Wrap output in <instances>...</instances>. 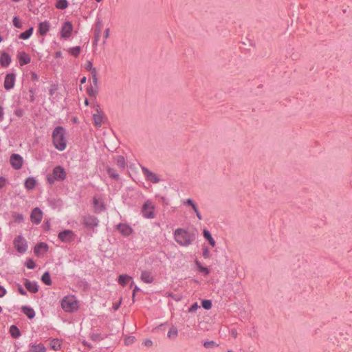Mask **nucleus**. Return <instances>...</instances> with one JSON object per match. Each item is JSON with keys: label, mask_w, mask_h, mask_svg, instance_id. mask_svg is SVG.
I'll use <instances>...</instances> for the list:
<instances>
[{"label": "nucleus", "mask_w": 352, "mask_h": 352, "mask_svg": "<svg viewBox=\"0 0 352 352\" xmlns=\"http://www.w3.org/2000/svg\"><path fill=\"white\" fill-rule=\"evenodd\" d=\"M17 286L19 293L23 296H26L27 292L21 287V285L18 284Z\"/></svg>", "instance_id": "obj_48"}, {"label": "nucleus", "mask_w": 352, "mask_h": 352, "mask_svg": "<svg viewBox=\"0 0 352 352\" xmlns=\"http://www.w3.org/2000/svg\"><path fill=\"white\" fill-rule=\"evenodd\" d=\"M116 164L120 169H124L125 167V160L123 156L118 155L116 157Z\"/></svg>", "instance_id": "obj_35"}, {"label": "nucleus", "mask_w": 352, "mask_h": 352, "mask_svg": "<svg viewBox=\"0 0 352 352\" xmlns=\"http://www.w3.org/2000/svg\"><path fill=\"white\" fill-rule=\"evenodd\" d=\"M49 250V246L44 242L37 243L34 248V253L36 256L45 254Z\"/></svg>", "instance_id": "obj_14"}, {"label": "nucleus", "mask_w": 352, "mask_h": 352, "mask_svg": "<svg viewBox=\"0 0 352 352\" xmlns=\"http://www.w3.org/2000/svg\"><path fill=\"white\" fill-rule=\"evenodd\" d=\"M29 92L30 93V102H34L35 100V97H34V91L32 89H30L29 90Z\"/></svg>", "instance_id": "obj_50"}, {"label": "nucleus", "mask_w": 352, "mask_h": 352, "mask_svg": "<svg viewBox=\"0 0 352 352\" xmlns=\"http://www.w3.org/2000/svg\"><path fill=\"white\" fill-rule=\"evenodd\" d=\"M17 58L21 66L30 63L31 60L30 56L25 52H19L18 54Z\"/></svg>", "instance_id": "obj_16"}, {"label": "nucleus", "mask_w": 352, "mask_h": 352, "mask_svg": "<svg viewBox=\"0 0 352 352\" xmlns=\"http://www.w3.org/2000/svg\"><path fill=\"white\" fill-rule=\"evenodd\" d=\"M52 175L56 181L62 182L66 178V172L60 166H57L53 169Z\"/></svg>", "instance_id": "obj_9"}, {"label": "nucleus", "mask_w": 352, "mask_h": 352, "mask_svg": "<svg viewBox=\"0 0 352 352\" xmlns=\"http://www.w3.org/2000/svg\"><path fill=\"white\" fill-rule=\"evenodd\" d=\"M102 24L100 21L97 22L96 24L95 30H94V45H97L101 33Z\"/></svg>", "instance_id": "obj_21"}, {"label": "nucleus", "mask_w": 352, "mask_h": 352, "mask_svg": "<svg viewBox=\"0 0 352 352\" xmlns=\"http://www.w3.org/2000/svg\"><path fill=\"white\" fill-rule=\"evenodd\" d=\"M33 30H34L33 27H30L25 32L20 34V35L19 36V38L23 39V40H26V39L29 38L31 36V35L32 34Z\"/></svg>", "instance_id": "obj_30"}, {"label": "nucleus", "mask_w": 352, "mask_h": 352, "mask_svg": "<svg viewBox=\"0 0 352 352\" xmlns=\"http://www.w3.org/2000/svg\"><path fill=\"white\" fill-rule=\"evenodd\" d=\"M10 333L13 338H18L21 336V331L16 325H11L10 327Z\"/></svg>", "instance_id": "obj_27"}, {"label": "nucleus", "mask_w": 352, "mask_h": 352, "mask_svg": "<svg viewBox=\"0 0 352 352\" xmlns=\"http://www.w3.org/2000/svg\"><path fill=\"white\" fill-rule=\"evenodd\" d=\"M107 172L109 176L115 179H118L119 178V175L116 172V170L112 168H107Z\"/></svg>", "instance_id": "obj_37"}, {"label": "nucleus", "mask_w": 352, "mask_h": 352, "mask_svg": "<svg viewBox=\"0 0 352 352\" xmlns=\"http://www.w3.org/2000/svg\"><path fill=\"white\" fill-rule=\"evenodd\" d=\"M25 265L28 269L32 270L36 267L34 261L32 258H28L25 263Z\"/></svg>", "instance_id": "obj_40"}, {"label": "nucleus", "mask_w": 352, "mask_h": 352, "mask_svg": "<svg viewBox=\"0 0 352 352\" xmlns=\"http://www.w3.org/2000/svg\"><path fill=\"white\" fill-rule=\"evenodd\" d=\"M194 212H195V214H196V215H197V218H198L199 220L202 219V216H201V213H200V212H199V208L196 209V210H194Z\"/></svg>", "instance_id": "obj_60"}, {"label": "nucleus", "mask_w": 352, "mask_h": 352, "mask_svg": "<svg viewBox=\"0 0 352 352\" xmlns=\"http://www.w3.org/2000/svg\"><path fill=\"white\" fill-rule=\"evenodd\" d=\"M92 82L93 84L91 85L94 86L95 87L98 88V77L96 78H92Z\"/></svg>", "instance_id": "obj_54"}, {"label": "nucleus", "mask_w": 352, "mask_h": 352, "mask_svg": "<svg viewBox=\"0 0 352 352\" xmlns=\"http://www.w3.org/2000/svg\"><path fill=\"white\" fill-rule=\"evenodd\" d=\"M41 281L46 285H52V280L49 272H45L41 276Z\"/></svg>", "instance_id": "obj_32"}, {"label": "nucleus", "mask_w": 352, "mask_h": 352, "mask_svg": "<svg viewBox=\"0 0 352 352\" xmlns=\"http://www.w3.org/2000/svg\"><path fill=\"white\" fill-rule=\"evenodd\" d=\"M68 6L67 0H58L56 3V8L60 10H64Z\"/></svg>", "instance_id": "obj_36"}, {"label": "nucleus", "mask_w": 352, "mask_h": 352, "mask_svg": "<svg viewBox=\"0 0 352 352\" xmlns=\"http://www.w3.org/2000/svg\"><path fill=\"white\" fill-rule=\"evenodd\" d=\"M98 109H96L97 113L93 114V118L94 120V124L96 126H100L103 122V113L102 111L98 109V105H97Z\"/></svg>", "instance_id": "obj_17"}, {"label": "nucleus", "mask_w": 352, "mask_h": 352, "mask_svg": "<svg viewBox=\"0 0 352 352\" xmlns=\"http://www.w3.org/2000/svg\"><path fill=\"white\" fill-rule=\"evenodd\" d=\"M61 307L67 312H73L78 309V303L72 297L66 296L61 301Z\"/></svg>", "instance_id": "obj_4"}, {"label": "nucleus", "mask_w": 352, "mask_h": 352, "mask_svg": "<svg viewBox=\"0 0 352 352\" xmlns=\"http://www.w3.org/2000/svg\"><path fill=\"white\" fill-rule=\"evenodd\" d=\"M23 113H24V111L23 109H16L15 111H14V114L17 116V117H22L23 116Z\"/></svg>", "instance_id": "obj_51"}, {"label": "nucleus", "mask_w": 352, "mask_h": 352, "mask_svg": "<svg viewBox=\"0 0 352 352\" xmlns=\"http://www.w3.org/2000/svg\"><path fill=\"white\" fill-rule=\"evenodd\" d=\"M13 24L17 28H21L22 24L20 22L19 18L17 16H14L13 19Z\"/></svg>", "instance_id": "obj_45"}, {"label": "nucleus", "mask_w": 352, "mask_h": 352, "mask_svg": "<svg viewBox=\"0 0 352 352\" xmlns=\"http://www.w3.org/2000/svg\"><path fill=\"white\" fill-rule=\"evenodd\" d=\"M203 234H204V238L208 241V243L212 248H214L216 245V241L212 238L210 232L208 230H204Z\"/></svg>", "instance_id": "obj_24"}, {"label": "nucleus", "mask_w": 352, "mask_h": 352, "mask_svg": "<svg viewBox=\"0 0 352 352\" xmlns=\"http://www.w3.org/2000/svg\"><path fill=\"white\" fill-rule=\"evenodd\" d=\"M80 52V47L79 46L71 47L69 49V52L74 56H78Z\"/></svg>", "instance_id": "obj_38"}, {"label": "nucleus", "mask_w": 352, "mask_h": 352, "mask_svg": "<svg viewBox=\"0 0 352 352\" xmlns=\"http://www.w3.org/2000/svg\"><path fill=\"white\" fill-rule=\"evenodd\" d=\"M142 172L146 181L153 184H157L160 182V177L156 173L149 170L146 167H142Z\"/></svg>", "instance_id": "obj_8"}, {"label": "nucleus", "mask_w": 352, "mask_h": 352, "mask_svg": "<svg viewBox=\"0 0 352 352\" xmlns=\"http://www.w3.org/2000/svg\"><path fill=\"white\" fill-rule=\"evenodd\" d=\"M98 93V88L95 87L93 85H89L87 88V94L91 97H94L96 98Z\"/></svg>", "instance_id": "obj_31"}, {"label": "nucleus", "mask_w": 352, "mask_h": 352, "mask_svg": "<svg viewBox=\"0 0 352 352\" xmlns=\"http://www.w3.org/2000/svg\"><path fill=\"white\" fill-rule=\"evenodd\" d=\"M30 346L31 347L30 352H45L46 348L43 344H30Z\"/></svg>", "instance_id": "obj_26"}, {"label": "nucleus", "mask_w": 352, "mask_h": 352, "mask_svg": "<svg viewBox=\"0 0 352 352\" xmlns=\"http://www.w3.org/2000/svg\"><path fill=\"white\" fill-rule=\"evenodd\" d=\"M99 221L97 217L87 214L82 217V223L89 229H93L94 228L98 226Z\"/></svg>", "instance_id": "obj_6"}, {"label": "nucleus", "mask_w": 352, "mask_h": 352, "mask_svg": "<svg viewBox=\"0 0 352 352\" xmlns=\"http://www.w3.org/2000/svg\"><path fill=\"white\" fill-rule=\"evenodd\" d=\"M203 256L205 258H208L210 257V252H209V250L207 248L204 250V251H203Z\"/></svg>", "instance_id": "obj_53"}, {"label": "nucleus", "mask_w": 352, "mask_h": 352, "mask_svg": "<svg viewBox=\"0 0 352 352\" xmlns=\"http://www.w3.org/2000/svg\"><path fill=\"white\" fill-rule=\"evenodd\" d=\"M131 279H132L131 276L127 274H121L118 277V282L120 285L124 287Z\"/></svg>", "instance_id": "obj_25"}, {"label": "nucleus", "mask_w": 352, "mask_h": 352, "mask_svg": "<svg viewBox=\"0 0 352 352\" xmlns=\"http://www.w3.org/2000/svg\"><path fill=\"white\" fill-rule=\"evenodd\" d=\"M89 72H91L92 78H96L97 77V70H96V67L92 69Z\"/></svg>", "instance_id": "obj_56"}, {"label": "nucleus", "mask_w": 352, "mask_h": 352, "mask_svg": "<svg viewBox=\"0 0 352 352\" xmlns=\"http://www.w3.org/2000/svg\"><path fill=\"white\" fill-rule=\"evenodd\" d=\"M118 230L123 234V235H129L132 232V229L127 225L120 223L118 225Z\"/></svg>", "instance_id": "obj_22"}, {"label": "nucleus", "mask_w": 352, "mask_h": 352, "mask_svg": "<svg viewBox=\"0 0 352 352\" xmlns=\"http://www.w3.org/2000/svg\"><path fill=\"white\" fill-rule=\"evenodd\" d=\"M16 75L14 73H10L6 74L4 80V88L6 90L12 89L15 83Z\"/></svg>", "instance_id": "obj_13"}, {"label": "nucleus", "mask_w": 352, "mask_h": 352, "mask_svg": "<svg viewBox=\"0 0 352 352\" xmlns=\"http://www.w3.org/2000/svg\"><path fill=\"white\" fill-rule=\"evenodd\" d=\"M196 265L199 272L204 273L205 275H208L210 272L209 270L205 267H203L199 262L196 261Z\"/></svg>", "instance_id": "obj_39"}, {"label": "nucleus", "mask_w": 352, "mask_h": 352, "mask_svg": "<svg viewBox=\"0 0 352 352\" xmlns=\"http://www.w3.org/2000/svg\"><path fill=\"white\" fill-rule=\"evenodd\" d=\"M141 279L146 283H151L153 280V277L148 272H144L142 273Z\"/></svg>", "instance_id": "obj_29"}, {"label": "nucleus", "mask_w": 352, "mask_h": 352, "mask_svg": "<svg viewBox=\"0 0 352 352\" xmlns=\"http://www.w3.org/2000/svg\"><path fill=\"white\" fill-rule=\"evenodd\" d=\"M168 296L171 297L172 298H173L174 300L178 301L181 299V297H179L173 294H168Z\"/></svg>", "instance_id": "obj_59"}, {"label": "nucleus", "mask_w": 352, "mask_h": 352, "mask_svg": "<svg viewBox=\"0 0 352 352\" xmlns=\"http://www.w3.org/2000/svg\"><path fill=\"white\" fill-rule=\"evenodd\" d=\"M21 311L29 318L32 319L35 317V311L34 310L29 307V306H22L21 307Z\"/></svg>", "instance_id": "obj_20"}, {"label": "nucleus", "mask_w": 352, "mask_h": 352, "mask_svg": "<svg viewBox=\"0 0 352 352\" xmlns=\"http://www.w3.org/2000/svg\"><path fill=\"white\" fill-rule=\"evenodd\" d=\"M24 285L31 293L35 294L38 292V285L36 282H31L29 279L24 278Z\"/></svg>", "instance_id": "obj_15"}, {"label": "nucleus", "mask_w": 352, "mask_h": 352, "mask_svg": "<svg viewBox=\"0 0 352 352\" xmlns=\"http://www.w3.org/2000/svg\"><path fill=\"white\" fill-rule=\"evenodd\" d=\"M6 289L0 285V298L3 297L6 294Z\"/></svg>", "instance_id": "obj_52"}, {"label": "nucleus", "mask_w": 352, "mask_h": 352, "mask_svg": "<svg viewBox=\"0 0 352 352\" xmlns=\"http://www.w3.org/2000/svg\"><path fill=\"white\" fill-rule=\"evenodd\" d=\"M50 30V23L47 21L41 22L38 24V32L41 36H45Z\"/></svg>", "instance_id": "obj_19"}, {"label": "nucleus", "mask_w": 352, "mask_h": 352, "mask_svg": "<svg viewBox=\"0 0 352 352\" xmlns=\"http://www.w3.org/2000/svg\"><path fill=\"white\" fill-rule=\"evenodd\" d=\"M109 29L107 28L104 33V38L107 39L109 37Z\"/></svg>", "instance_id": "obj_62"}, {"label": "nucleus", "mask_w": 352, "mask_h": 352, "mask_svg": "<svg viewBox=\"0 0 352 352\" xmlns=\"http://www.w3.org/2000/svg\"><path fill=\"white\" fill-rule=\"evenodd\" d=\"M65 130L61 126H56L52 132L54 146L58 151H64L66 148L67 141L65 137Z\"/></svg>", "instance_id": "obj_2"}, {"label": "nucleus", "mask_w": 352, "mask_h": 352, "mask_svg": "<svg viewBox=\"0 0 352 352\" xmlns=\"http://www.w3.org/2000/svg\"><path fill=\"white\" fill-rule=\"evenodd\" d=\"M73 31V25L70 21H66L63 23L61 28V37L64 38H69Z\"/></svg>", "instance_id": "obj_12"}, {"label": "nucleus", "mask_w": 352, "mask_h": 352, "mask_svg": "<svg viewBox=\"0 0 352 352\" xmlns=\"http://www.w3.org/2000/svg\"><path fill=\"white\" fill-rule=\"evenodd\" d=\"M13 217L16 222H21L23 220V215L22 214L14 213Z\"/></svg>", "instance_id": "obj_44"}, {"label": "nucleus", "mask_w": 352, "mask_h": 352, "mask_svg": "<svg viewBox=\"0 0 352 352\" xmlns=\"http://www.w3.org/2000/svg\"><path fill=\"white\" fill-rule=\"evenodd\" d=\"M202 306L206 309H210L212 307V302L209 300H204L201 302Z\"/></svg>", "instance_id": "obj_43"}, {"label": "nucleus", "mask_w": 352, "mask_h": 352, "mask_svg": "<svg viewBox=\"0 0 352 352\" xmlns=\"http://www.w3.org/2000/svg\"><path fill=\"white\" fill-rule=\"evenodd\" d=\"M178 336V330L176 327L172 326L167 333V337L170 340H175Z\"/></svg>", "instance_id": "obj_28"}, {"label": "nucleus", "mask_w": 352, "mask_h": 352, "mask_svg": "<svg viewBox=\"0 0 352 352\" xmlns=\"http://www.w3.org/2000/svg\"><path fill=\"white\" fill-rule=\"evenodd\" d=\"M141 214L143 217L153 219L156 217L155 205L151 199L146 200L142 206Z\"/></svg>", "instance_id": "obj_3"}, {"label": "nucleus", "mask_w": 352, "mask_h": 352, "mask_svg": "<svg viewBox=\"0 0 352 352\" xmlns=\"http://www.w3.org/2000/svg\"><path fill=\"white\" fill-rule=\"evenodd\" d=\"M14 245L17 252L23 254L27 251L28 244L26 240L22 236H17L14 240Z\"/></svg>", "instance_id": "obj_5"}, {"label": "nucleus", "mask_w": 352, "mask_h": 352, "mask_svg": "<svg viewBox=\"0 0 352 352\" xmlns=\"http://www.w3.org/2000/svg\"><path fill=\"white\" fill-rule=\"evenodd\" d=\"M32 80H38V76L35 73L32 74Z\"/></svg>", "instance_id": "obj_64"}, {"label": "nucleus", "mask_w": 352, "mask_h": 352, "mask_svg": "<svg viewBox=\"0 0 352 352\" xmlns=\"http://www.w3.org/2000/svg\"><path fill=\"white\" fill-rule=\"evenodd\" d=\"M43 218V212L39 208H34L30 214V220L31 221L38 225L41 223Z\"/></svg>", "instance_id": "obj_10"}, {"label": "nucleus", "mask_w": 352, "mask_h": 352, "mask_svg": "<svg viewBox=\"0 0 352 352\" xmlns=\"http://www.w3.org/2000/svg\"><path fill=\"white\" fill-rule=\"evenodd\" d=\"M92 63L89 60H87V63L85 64V69L87 71H91L92 69H94Z\"/></svg>", "instance_id": "obj_46"}, {"label": "nucleus", "mask_w": 352, "mask_h": 352, "mask_svg": "<svg viewBox=\"0 0 352 352\" xmlns=\"http://www.w3.org/2000/svg\"><path fill=\"white\" fill-rule=\"evenodd\" d=\"M230 333L234 338L237 337L238 333L236 329H232Z\"/></svg>", "instance_id": "obj_63"}, {"label": "nucleus", "mask_w": 352, "mask_h": 352, "mask_svg": "<svg viewBox=\"0 0 352 352\" xmlns=\"http://www.w3.org/2000/svg\"><path fill=\"white\" fill-rule=\"evenodd\" d=\"M7 184V179L3 177H0V190Z\"/></svg>", "instance_id": "obj_47"}, {"label": "nucleus", "mask_w": 352, "mask_h": 352, "mask_svg": "<svg viewBox=\"0 0 352 352\" xmlns=\"http://www.w3.org/2000/svg\"><path fill=\"white\" fill-rule=\"evenodd\" d=\"M94 204L96 208H98L100 211L104 209V204H100L99 200L96 197H94Z\"/></svg>", "instance_id": "obj_41"}, {"label": "nucleus", "mask_w": 352, "mask_h": 352, "mask_svg": "<svg viewBox=\"0 0 352 352\" xmlns=\"http://www.w3.org/2000/svg\"><path fill=\"white\" fill-rule=\"evenodd\" d=\"M199 307V305L197 302L194 303L190 308L188 311L189 312H194Z\"/></svg>", "instance_id": "obj_49"}, {"label": "nucleus", "mask_w": 352, "mask_h": 352, "mask_svg": "<svg viewBox=\"0 0 352 352\" xmlns=\"http://www.w3.org/2000/svg\"><path fill=\"white\" fill-rule=\"evenodd\" d=\"M183 204L185 206H190L193 211L198 208L197 204L192 199H187L183 201Z\"/></svg>", "instance_id": "obj_33"}, {"label": "nucleus", "mask_w": 352, "mask_h": 352, "mask_svg": "<svg viewBox=\"0 0 352 352\" xmlns=\"http://www.w3.org/2000/svg\"><path fill=\"white\" fill-rule=\"evenodd\" d=\"M12 166L16 169H20L23 166V157L19 154H12L10 159Z\"/></svg>", "instance_id": "obj_11"}, {"label": "nucleus", "mask_w": 352, "mask_h": 352, "mask_svg": "<svg viewBox=\"0 0 352 352\" xmlns=\"http://www.w3.org/2000/svg\"><path fill=\"white\" fill-rule=\"evenodd\" d=\"M45 230H49L50 228V223L48 221H45L43 224Z\"/></svg>", "instance_id": "obj_57"}, {"label": "nucleus", "mask_w": 352, "mask_h": 352, "mask_svg": "<svg viewBox=\"0 0 352 352\" xmlns=\"http://www.w3.org/2000/svg\"><path fill=\"white\" fill-rule=\"evenodd\" d=\"M204 346L206 349L212 348L214 346H218V344H217L214 341H206L204 343Z\"/></svg>", "instance_id": "obj_42"}, {"label": "nucleus", "mask_w": 352, "mask_h": 352, "mask_svg": "<svg viewBox=\"0 0 352 352\" xmlns=\"http://www.w3.org/2000/svg\"><path fill=\"white\" fill-rule=\"evenodd\" d=\"M54 181H56L55 179H54V175H52V176H47V182L52 184L54 182Z\"/></svg>", "instance_id": "obj_58"}, {"label": "nucleus", "mask_w": 352, "mask_h": 352, "mask_svg": "<svg viewBox=\"0 0 352 352\" xmlns=\"http://www.w3.org/2000/svg\"><path fill=\"white\" fill-rule=\"evenodd\" d=\"M60 346L61 343L58 339H53L50 342V347L55 351L59 350L60 349Z\"/></svg>", "instance_id": "obj_34"}, {"label": "nucleus", "mask_w": 352, "mask_h": 352, "mask_svg": "<svg viewBox=\"0 0 352 352\" xmlns=\"http://www.w3.org/2000/svg\"><path fill=\"white\" fill-rule=\"evenodd\" d=\"M11 63V56L6 52H3L0 57V64L3 67H7Z\"/></svg>", "instance_id": "obj_18"}, {"label": "nucleus", "mask_w": 352, "mask_h": 352, "mask_svg": "<svg viewBox=\"0 0 352 352\" xmlns=\"http://www.w3.org/2000/svg\"><path fill=\"white\" fill-rule=\"evenodd\" d=\"M124 343L126 345H130L132 344V338L129 336L124 339Z\"/></svg>", "instance_id": "obj_55"}, {"label": "nucleus", "mask_w": 352, "mask_h": 352, "mask_svg": "<svg viewBox=\"0 0 352 352\" xmlns=\"http://www.w3.org/2000/svg\"><path fill=\"white\" fill-rule=\"evenodd\" d=\"M144 344L146 346H151L153 344V342L151 340H146L144 341Z\"/></svg>", "instance_id": "obj_61"}, {"label": "nucleus", "mask_w": 352, "mask_h": 352, "mask_svg": "<svg viewBox=\"0 0 352 352\" xmlns=\"http://www.w3.org/2000/svg\"><path fill=\"white\" fill-rule=\"evenodd\" d=\"M36 181L34 177H28L25 181V187L28 190H32L35 188Z\"/></svg>", "instance_id": "obj_23"}, {"label": "nucleus", "mask_w": 352, "mask_h": 352, "mask_svg": "<svg viewBox=\"0 0 352 352\" xmlns=\"http://www.w3.org/2000/svg\"><path fill=\"white\" fill-rule=\"evenodd\" d=\"M173 237L178 245L184 247L191 245L195 239L194 234L184 228H177L174 231Z\"/></svg>", "instance_id": "obj_1"}, {"label": "nucleus", "mask_w": 352, "mask_h": 352, "mask_svg": "<svg viewBox=\"0 0 352 352\" xmlns=\"http://www.w3.org/2000/svg\"><path fill=\"white\" fill-rule=\"evenodd\" d=\"M76 234L72 230H64L58 233V238L64 243H70L74 240Z\"/></svg>", "instance_id": "obj_7"}]
</instances>
